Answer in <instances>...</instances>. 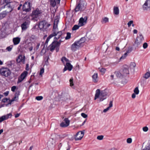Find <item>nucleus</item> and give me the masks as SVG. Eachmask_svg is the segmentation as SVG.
<instances>
[{
  "instance_id": "43",
  "label": "nucleus",
  "mask_w": 150,
  "mask_h": 150,
  "mask_svg": "<svg viewBox=\"0 0 150 150\" xmlns=\"http://www.w3.org/2000/svg\"><path fill=\"white\" fill-rule=\"evenodd\" d=\"M43 98L42 96H38L36 97L35 99L38 100H42Z\"/></svg>"
},
{
  "instance_id": "42",
  "label": "nucleus",
  "mask_w": 150,
  "mask_h": 150,
  "mask_svg": "<svg viewBox=\"0 0 150 150\" xmlns=\"http://www.w3.org/2000/svg\"><path fill=\"white\" fill-rule=\"evenodd\" d=\"M23 80H24L20 76L18 78V81H17V83H19L21 82Z\"/></svg>"
},
{
  "instance_id": "27",
  "label": "nucleus",
  "mask_w": 150,
  "mask_h": 150,
  "mask_svg": "<svg viewBox=\"0 0 150 150\" xmlns=\"http://www.w3.org/2000/svg\"><path fill=\"white\" fill-rule=\"evenodd\" d=\"M27 74L28 72L27 71H24L21 74L20 76L24 79Z\"/></svg>"
},
{
  "instance_id": "34",
  "label": "nucleus",
  "mask_w": 150,
  "mask_h": 150,
  "mask_svg": "<svg viewBox=\"0 0 150 150\" xmlns=\"http://www.w3.org/2000/svg\"><path fill=\"white\" fill-rule=\"evenodd\" d=\"M12 116V115L11 113H9V114H8L6 115H4L5 116V119L6 120L8 119V118H11Z\"/></svg>"
},
{
  "instance_id": "36",
  "label": "nucleus",
  "mask_w": 150,
  "mask_h": 150,
  "mask_svg": "<svg viewBox=\"0 0 150 150\" xmlns=\"http://www.w3.org/2000/svg\"><path fill=\"white\" fill-rule=\"evenodd\" d=\"M134 93L136 94H138L139 93V91L138 89V87H136L134 89Z\"/></svg>"
},
{
  "instance_id": "15",
  "label": "nucleus",
  "mask_w": 150,
  "mask_h": 150,
  "mask_svg": "<svg viewBox=\"0 0 150 150\" xmlns=\"http://www.w3.org/2000/svg\"><path fill=\"white\" fill-rule=\"evenodd\" d=\"M61 98L62 100L66 101L70 99V96L68 93H64L62 94Z\"/></svg>"
},
{
  "instance_id": "49",
  "label": "nucleus",
  "mask_w": 150,
  "mask_h": 150,
  "mask_svg": "<svg viewBox=\"0 0 150 150\" xmlns=\"http://www.w3.org/2000/svg\"><path fill=\"white\" fill-rule=\"evenodd\" d=\"M100 71L104 74L106 71L105 69L104 68H102L100 69Z\"/></svg>"
},
{
  "instance_id": "30",
  "label": "nucleus",
  "mask_w": 150,
  "mask_h": 150,
  "mask_svg": "<svg viewBox=\"0 0 150 150\" xmlns=\"http://www.w3.org/2000/svg\"><path fill=\"white\" fill-rule=\"evenodd\" d=\"M61 61L63 63V64H64V61L67 62H68L69 61V60L65 57H63L61 59Z\"/></svg>"
},
{
  "instance_id": "59",
  "label": "nucleus",
  "mask_w": 150,
  "mask_h": 150,
  "mask_svg": "<svg viewBox=\"0 0 150 150\" xmlns=\"http://www.w3.org/2000/svg\"><path fill=\"white\" fill-rule=\"evenodd\" d=\"M20 94V92L19 91H17L16 92L15 96L18 97Z\"/></svg>"
},
{
  "instance_id": "38",
  "label": "nucleus",
  "mask_w": 150,
  "mask_h": 150,
  "mask_svg": "<svg viewBox=\"0 0 150 150\" xmlns=\"http://www.w3.org/2000/svg\"><path fill=\"white\" fill-rule=\"evenodd\" d=\"M69 82H70V85L71 87H72L74 86V83L73 82V78L70 79L69 80Z\"/></svg>"
},
{
  "instance_id": "3",
  "label": "nucleus",
  "mask_w": 150,
  "mask_h": 150,
  "mask_svg": "<svg viewBox=\"0 0 150 150\" xmlns=\"http://www.w3.org/2000/svg\"><path fill=\"white\" fill-rule=\"evenodd\" d=\"M0 74L2 76L8 77L11 74L10 69L7 67H2L0 69Z\"/></svg>"
},
{
  "instance_id": "45",
  "label": "nucleus",
  "mask_w": 150,
  "mask_h": 150,
  "mask_svg": "<svg viewBox=\"0 0 150 150\" xmlns=\"http://www.w3.org/2000/svg\"><path fill=\"white\" fill-rule=\"evenodd\" d=\"M143 150H150V146L149 145L146 146L145 148Z\"/></svg>"
},
{
  "instance_id": "25",
  "label": "nucleus",
  "mask_w": 150,
  "mask_h": 150,
  "mask_svg": "<svg viewBox=\"0 0 150 150\" xmlns=\"http://www.w3.org/2000/svg\"><path fill=\"white\" fill-rule=\"evenodd\" d=\"M98 77V74L97 73H95L92 76V77L93 79V80L94 82H96L97 81V80Z\"/></svg>"
},
{
  "instance_id": "5",
  "label": "nucleus",
  "mask_w": 150,
  "mask_h": 150,
  "mask_svg": "<svg viewBox=\"0 0 150 150\" xmlns=\"http://www.w3.org/2000/svg\"><path fill=\"white\" fill-rule=\"evenodd\" d=\"M144 40V37L141 33H140L139 36H138L136 38L135 43V45H136V47H138L142 43V42Z\"/></svg>"
},
{
  "instance_id": "18",
  "label": "nucleus",
  "mask_w": 150,
  "mask_h": 150,
  "mask_svg": "<svg viewBox=\"0 0 150 150\" xmlns=\"http://www.w3.org/2000/svg\"><path fill=\"white\" fill-rule=\"evenodd\" d=\"M20 41V38L19 37L14 38L13 40V41L14 45H18Z\"/></svg>"
},
{
  "instance_id": "62",
  "label": "nucleus",
  "mask_w": 150,
  "mask_h": 150,
  "mask_svg": "<svg viewBox=\"0 0 150 150\" xmlns=\"http://www.w3.org/2000/svg\"><path fill=\"white\" fill-rule=\"evenodd\" d=\"M61 36H59L58 35V36L57 37H55V38H54V41H57V40L59 39L60 37Z\"/></svg>"
},
{
  "instance_id": "24",
  "label": "nucleus",
  "mask_w": 150,
  "mask_h": 150,
  "mask_svg": "<svg viewBox=\"0 0 150 150\" xmlns=\"http://www.w3.org/2000/svg\"><path fill=\"white\" fill-rule=\"evenodd\" d=\"M113 12L116 15L119 14V10L118 7L115 6L114 7Z\"/></svg>"
},
{
  "instance_id": "8",
  "label": "nucleus",
  "mask_w": 150,
  "mask_h": 150,
  "mask_svg": "<svg viewBox=\"0 0 150 150\" xmlns=\"http://www.w3.org/2000/svg\"><path fill=\"white\" fill-rule=\"evenodd\" d=\"M81 47L80 44L76 41H75L74 43L73 44L71 47V49L72 51L75 52L77 49H79L80 47Z\"/></svg>"
},
{
  "instance_id": "12",
  "label": "nucleus",
  "mask_w": 150,
  "mask_h": 150,
  "mask_svg": "<svg viewBox=\"0 0 150 150\" xmlns=\"http://www.w3.org/2000/svg\"><path fill=\"white\" fill-rule=\"evenodd\" d=\"M30 23V21L28 20L24 22L21 25L22 30H26L28 27Z\"/></svg>"
},
{
  "instance_id": "57",
  "label": "nucleus",
  "mask_w": 150,
  "mask_h": 150,
  "mask_svg": "<svg viewBox=\"0 0 150 150\" xmlns=\"http://www.w3.org/2000/svg\"><path fill=\"white\" fill-rule=\"evenodd\" d=\"M133 21H130L128 22L127 23L128 26L129 27L131 26V25L133 23Z\"/></svg>"
},
{
  "instance_id": "48",
  "label": "nucleus",
  "mask_w": 150,
  "mask_h": 150,
  "mask_svg": "<svg viewBox=\"0 0 150 150\" xmlns=\"http://www.w3.org/2000/svg\"><path fill=\"white\" fill-rule=\"evenodd\" d=\"M67 135L66 134H64L62 135H59V138L61 139H64L65 137H66Z\"/></svg>"
},
{
  "instance_id": "26",
  "label": "nucleus",
  "mask_w": 150,
  "mask_h": 150,
  "mask_svg": "<svg viewBox=\"0 0 150 150\" xmlns=\"http://www.w3.org/2000/svg\"><path fill=\"white\" fill-rule=\"evenodd\" d=\"M4 7L7 8L8 9L10 8V9L9 10V12H11L13 10V8L11 6L10 4L9 3H7L5 5Z\"/></svg>"
},
{
  "instance_id": "28",
  "label": "nucleus",
  "mask_w": 150,
  "mask_h": 150,
  "mask_svg": "<svg viewBox=\"0 0 150 150\" xmlns=\"http://www.w3.org/2000/svg\"><path fill=\"white\" fill-rule=\"evenodd\" d=\"M52 38V37L51 36H50V35L47 38L46 40V41L44 44V45L43 48H44L45 47V46H46V47H47V46L48 43V42L49 41L50 39L51 38Z\"/></svg>"
},
{
  "instance_id": "64",
  "label": "nucleus",
  "mask_w": 150,
  "mask_h": 150,
  "mask_svg": "<svg viewBox=\"0 0 150 150\" xmlns=\"http://www.w3.org/2000/svg\"><path fill=\"white\" fill-rule=\"evenodd\" d=\"M9 93V92L8 91H6L4 93V95L5 96H7L8 94Z\"/></svg>"
},
{
  "instance_id": "33",
  "label": "nucleus",
  "mask_w": 150,
  "mask_h": 150,
  "mask_svg": "<svg viewBox=\"0 0 150 150\" xmlns=\"http://www.w3.org/2000/svg\"><path fill=\"white\" fill-rule=\"evenodd\" d=\"M80 25H75L72 28V30H75L78 29L80 26H81Z\"/></svg>"
},
{
  "instance_id": "37",
  "label": "nucleus",
  "mask_w": 150,
  "mask_h": 150,
  "mask_svg": "<svg viewBox=\"0 0 150 150\" xmlns=\"http://www.w3.org/2000/svg\"><path fill=\"white\" fill-rule=\"evenodd\" d=\"M22 58V55H19L18 57V58L16 59V61L18 63H20L21 62V58Z\"/></svg>"
},
{
  "instance_id": "11",
  "label": "nucleus",
  "mask_w": 150,
  "mask_h": 150,
  "mask_svg": "<svg viewBox=\"0 0 150 150\" xmlns=\"http://www.w3.org/2000/svg\"><path fill=\"white\" fill-rule=\"evenodd\" d=\"M143 9L144 10L150 9V0H146L142 6Z\"/></svg>"
},
{
  "instance_id": "17",
  "label": "nucleus",
  "mask_w": 150,
  "mask_h": 150,
  "mask_svg": "<svg viewBox=\"0 0 150 150\" xmlns=\"http://www.w3.org/2000/svg\"><path fill=\"white\" fill-rule=\"evenodd\" d=\"M87 19V16H85L84 18L81 17L80 18L79 21V25H80V26H82L84 25L83 23L86 22Z\"/></svg>"
},
{
  "instance_id": "10",
  "label": "nucleus",
  "mask_w": 150,
  "mask_h": 150,
  "mask_svg": "<svg viewBox=\"0 0 150 150\" xmlns=\"http://www.w3.org/2000/svg\"><path fill=\"white\" fill-rule=\"evenodd\" d=\"M64 122H62L60 124L61 127H65L68 126L70 123V121L68 118H65L64 120Z\"/></svg>"
},
{
  "instance_id": "60",
  "label": "nucleus",
  "mask_w": 150,
  "mask_h": 150,
  "mask_svg": "<svg viewBox=\"0 0 150 150\" xmlns=\"http://www.w3.org/2000/svg\"><path fill=\"white\" fill-rule=\"evenodd\" d=\"M16 88V87L15 86H13L11 87V90L12 91L14 92Z\"/></svg>"
},
{
  "instance_id": "16",
  "label": "nucleus",
  "mask_w": 150,
  "mask_h": 150,
  "mask_svg": "<svg viewBox=\"0 0 150 150\" xmlns=\"http://www.w3.org/2000/svg\"><path fill=\"white\" fill-rule=\"evenodd\" d=\"M123 76H126L129 74L128 67L127 66L124 67L122 72Z\"/></svg>"
},
{
  "instance_id": "40",
  "label": "nucleus",
  "mask_w": 150,
  "mask_h": 150,
  "mask_svg": "<svg viewBox=\"0 0 150 150\" xmlns=\"http://www.w3.org/2000/svg\"><path fill=\"white\" fill-rule=\"evenodd\" d=\"M13 47V45H11L10 46L6 48V50H7L8 51L10 52L11 50Z\"/></svg>"
},
{
  "instance_id": "6",
  "label": "nucleus",
  "mask_w": 150,
  "mask_h": 150,
  "mask_svg": "<svg viewBox=\"0 0 150 150\" xmlns=\"http://www.w3.org/2000/svg\"><path fill=\"white\" fill-rule=\"evenodd\" d=\"M32 6L30 2H25L23 6V10L26 12H30L31 10Z\"/></svg>"
},
{
  "instance_id": "1",
  "label": "nucleus",
  "mask_w": 150,
  "mask_h": 150,
  "mask_svg": "<svg viewBox=\"0 0 150 150\" xmlns=\"http://www.w3.org/2000/svg\"><path fill=\"white\" fill-rule=\"evenodd\" d=\"M107 93L105 91H102L100 92L99 89H97L96 91L94 97V100H96L100 96V101H103L106 98Z\"/></svg>"
},
{
  "instance_id": "58",
  "label": "nucleus",
  "mask_w": 150,
  "mask_h": 150,
  "mask_svg": "<svg viewBox=\"0 0 150 150\" xmlns=\"http://www.w3.org/2000/svg\"><path fill=\"white\" fill-rule=\"evenodd\" d=\"M18 98V97L15 96L14 97L11 99L12 101H14L17 100V99Z\"/></svg>"
},
{
  "instance_id": "46",
  "label": "nucleus",
  "mask_w": 150,
  "mask_h": 150,
  "mask_svg": "<svg viewBox=\"0 0 150 150\" xmlns=\"http://www.w3.org/2000/svg\"><path fill=\"white\" fill-rule=\"evenodd\" d=\"M103 135L98 136L97 137V139L99 140H101L103 139Z\"/></svg>"
},
{
  "instance_id": "14",
  "label": "nucleus",
  "mask_w": 150,
  "mask_h": 150,
  "mask_svg": "<svg viewBox=\"0 0 150 150\" xmlns=\"http://www.w3.org/2000/svg\"><path fill=\"white\" fill-rule=\"evenodd\" d=\"M73 68V66L71 65L70 63L67 62L66 65H65L64 68L63 72H64L67 70L69 71H71Z\"/></svg>"
},
{
  "instance_id": "47",
  "label": "nucleus",
  "mask_w": 150,
  "mask_h": 150,
  "mask_svg": "<svg viewBox=\"0 0 150 150\" xmlns=\"http://www.w3.org/2000/svg\"><path fill=\"white\" fill-rule=\"evenodd\" d=\"M148 46V44L146 42H145L143 44V47L144 49H145Z\"/></svg>"
},
{
  "instance_id": "22",
  "label": "nucleus",
  "mask_w": 150,
  "mask_h": 150,
  "mask_svg": "<svg viewBox=\"0 0 150 150\" xmlns=\"http://www.w3.org/2000/svg\"><path fill=\"white\" fill-rule=\"evenodd\" d=\"M114 73L117 77L119 78H121L123 77V76L122 73H120L119 71H115Z\"/></svg>"
},
{
  "instance_id": "13",
  "label": "nucleus",
  "mask_w": 150,
  "mask_h": 150,
  "mask_svg": "<svg viewBox=\"0 0 150 150\" xmlns=\"http://www.w3.org/2000/svg\"><path fill=\"white\" fill-rule=\"evenodd\" d=\"M57 46L55 44V41H54L47 47V50H50L51 52H52Z\"/></svg>"
},
{
  "instance_id": "35",
  "label": "nucleus",
  "mask_w": 150,
  "mask_h": 150,
  "mask_svg": "<svg viewBox=\"0 0 150 150\" xmlns=\"http://www.w3.org/2000/svg\"><path fill=\"white\" fill-rule=\"evenodd\" d=\"M71 33L69 32H67V36L65 38L66 40H68L71 38Z\"/></svg>"
},
{
  "instance_id": "56",
  "label": "nucleus",
  "mask_w": 150,
  "mask_h": 150,
  "mask_svg": "<svg viewBox=\"0 0 150 150\" xmlns=\"http://www.w3.org/2000/svg\"><path fill=\"white\" fill-rule=\"evenodd\" d=\"M81 116L84 118H86L87 117V115L84 113H81Z\"/></svg>"
},
{
  "instance_id": "29",
  "label": "nucleus",
  "mask_w": 150,
  "mask_h": 150,
  "mask_svg": "<svg viewBox=\"0 0 150 150\" xmlns=\"http://www.w3.org/2000/svg\"><path fill=\"white\" fill-rule=\"evenodd\" d=\"M51 6L54 7L56 4V1L55 0H49Z\"/></svg>"
},
{
  "instance_id": "4",
  "label": "nucleus",
  "mask_w": 150,
  "mask_h": 150,
  "mask_svg": "<svg viewBox=\"0 0 150 150\" xmlns=\"http://www.w3.org/2000/svg\"><path fill=\"white\" fill-rule=\"evenodd\" d=\"M50 25V24L48 23L45 20L40 21L39 23L38 27L40 30L46 29Z\"/></svg>"
},
{
  "instance_id": "19",
  "label": "nucleus",
  "mask_w": 150,
  "mask_h": 150,
  "mask_svg": "<svg viewBox=\"0 0 150 150\" xmlns=\"http://www.w3.org/2000/svg\"><path fill=\"white\" fill-rule=\"evenodd\" d=\"M52 31L53 33L50 35V36L52 37L54 36H55L57 35V33L58 32V28H55V29H53Z\"/></svg>"
},
{
  "instance_id": "9",
  "label": "nucleus",
  "mask_w": 150,
  "mask_h": 150,
  "mask_svg": "<svg viewBox=\"0 0 150 150\" xmlns=\"http://www.w3.org/2000/svg\"><path fill=\"white\" fill-rule=\"evenodd\" d=\"M84 132L80 131L78 132L76 135L75 139L76 141L81 140L84 135Z\"/></svg>"
},
{
  "instance_id": "20",
  "label": "nucleus",
  "mask_w": 150,
  "mask_h": 150,
  "mask_svg": "<svg viewBox=\"0 0 150 150\" xmlns=\"http://www.w3.org/2000/svg\"><path fill=\"white\" fill-rule=\"evenodd\" d=\"M6 35V30L4 29H1L0 30V37L3 38H4Z\"/></svg>"
},
{
  "instance_id": "53",
  "label": "nucleus",
  "mask_w": 150,
  "mask_h": 150,
  "mask_svg": "<svg viewBox=\"0 0 150 150\" xmlns=\"http://www.w3.org/2000/svg\"><path fill=\"white\" fill-rule=\"evenodd\" d=\"M143 130L144 132H146L148 130V128L146 126L144 127L143 128Z\"/></svg>"
},
{
  "instance_id": "55",
  "label": "nucleus",
  "mask_w": 150,
  "mask_h": 150,
  "mask_svg": "<svg viewBox=\"0 0 150 150\" xmlns=\"http://www.w3.org/2000/svg\"><path fill=\"white\" fill-rule=\"evenodd\" d=\"M44 69L43 68H42L41 69L40 72V75H42V74L44 72Z\"/></svg>"
},
{
  "instance_id": "61",
  "label": "nucleus",
  "mask_w": 150,
  "mask_h": 150,
  "mask_svg": "<svg viewBox=\"0 0 150 150\" xmlns=\"http://www.w3.org/2000/svg\"><path fill=\"white\" fill-rule=\"evenodd\" d=\"M112 101H111L109 103V106L108 108H110L112 107Z\"/></svg>"
},
{
  "instance_id": "31",
  "label": "nucleus",
  "mask_w": 150,
  "mask_h": 150,
  "mask_svg": "<svg viewBox=\"0 0 150 150\" xmlns=\"http://www.w3.org/2000/svg\"><path fill=\"white\" fill-rule=\"evenodd\" d=\"M109 21L108 18L107 17H105L104 18H103L102 19V20L101 21V22L102 23H106L107 22H108Z\"/></svg>"
},
{
  "instance_id": "32",
  "label": "nucleus",
  "mask_w": 150,
  "mask_h": 150,
  "mask_svg": "<svg viewBox=\"0 0 150 150\" xmlns=\"http://www.w3.org/2000/svg\"><path fill=\"white\" fill-rule=\"evenodd\" d=\"M150 77V72H147L146 74H145L144 76V77L146 79H148Z\"/></svg>"
},
{
  "instance_id": "41",
  "label": "nucleus",
  "mask_w": 150,
  "mask_h": 150,
  "mask_svg": "<svg viewBox=\"0 0 150 150\" xmlns=\"http://www.w3.org/2000/svg\"><path fill=\"white\" fill-rule=\"evenodd\" d=\"M133 48L132 47H129L128 48L127 50L126 51V52L129 54L131 52Z\"/></svg>"
},
{
  "instance_id": "2",
  "label": "nucleus",
  "mask_w": 150,
  "mask_h": 150,
  "mask_svg": "<svg viewBox=\"0 0 150 150\" xmlns=\"http://www.w3.org/2000/svg\"><path fill=\"white\" fill-rule=\"evenodd\" d=\"M42 13L41 10H40L38 8L33 11L30 16L31 17V20L34 21H37L38 17Z\"/></svg>"
},
{
  "instance_id": "23",
  "label": "nucleus",
  "mask_w": 150,
  "mask_h": 150,
  "mask_svg": "<svg viewBox=\"0 0 150 150\" xmlns=\"http://www.w3.org/2000/svg\"><path fill=\"white\" fill-rule=\"evenodd\" d=\"M59 20L58 19H55L54 22L53 28L55 29V28H57V24L59 22Z\"/></svg>"
},
{
  "instance_id": "51",
  "label": "nucleus",
  "mask_w": 150,
  "mask_h": 150,
  "mask_svg": "<svg viewBox=\"0 0 150 150\" xmlns=\"http://www.w3.org/2000/svg\"><path fill=\"white\" fill-rule=\"evenodd\" d=\"M25 57L24 56L23 57L22 56V58L21 59V62L24 64L25 63Z\"/></svg>"
},
{
  "instance_id": "7",
  "label": "nucleus",
  "mask_w": 150,
  "mask_h": 150,
  "mask_svg": "<svg viewBox=\"0 0 150 150\" xmlns=\"http://www.w3.org/2000/svg\"><path fill=\"white\" fill-rule=\"evenodd\" d=\"M86 8V6H84L83 3L81 2L79 3L78 4L76 5L75 8H74V10L76 12L78 11H83Z\"/></svg>"
},
{
  "instance_id": "52",
  "label": "nucleus",
  "mask_w": 150,
  "mask_h": 150,
  "mask_svg": "<svg viewBox=\"0 0 150 150\" xmlns=\"http://www.w3.org/2000/svg\"><path fill=\"white\" fill-rule=\"evenodd\" d=\"M132 139L131 138H128L127 140V142L128 143H131L132 142Z\"/></svg>"
},
{
  "instance_id": "63",
  "label": "nucleus",
  "mask_w": 150,
  "mask_h": 150,
  "mask_svg": "<svg viewBox=\"0 0 150 150\" xmlns=\"http://www.w3.org/2000/svg\"><path fill=\"white\" fill-rule=\"evenodd\" d=\"M29 69V64H27L26 65L25 70L27 71H28Z\"/></svg>"
},
{
  "instance_id": "50",
  "label": "nucleus",
  "mask_w": 150,
  "mask_h": 150,
  "mask_svg": "<svg viewBox=\"0 0 150 150\" xmlns=\"http://www.w3.org/2000/svg\"><path fill=\"white\" fill-rule=\"evenodd\" d=\"M62 41H61V40H59V41L58 42L57 41H56L55 44H56L57 46H59L60 45L61 42Z\"/></svg>"
},
{
  "instance_id": "21",
  "label": "nucleus",
  "mask_w": 150,
  "mask_h": 150,
  "mask_svg": "<svg viewBox=\"0 0 150 150\" xmlns=\"http://www.w3.org/2000/svg\"><path fill=\"white\" fill-rule=\"evenodd\" d=\"M80 44L81 47L83 46V44L86 41V38L84 37L81 38L79 40L77 41Z\"/></svg>"
},
{
  "instance_id": "54",
  "label": "nucleus",
  "mask_w": 150,
  "mask_h": 150,
  "mask_svg": "<svg viewBox=\"0 0 150 150\" xmlns=\"http://www.w3.org/2000/svg\"><path fill=\"white\" fill-rule=\"evenodd\" d=\"M9 99H8L6 98H4L1 101L3 103H5L6 101H7Z\"/></svg>"
},
{
  "instance_id": "44",
  "label": "nucleus",
  "mask_w": 150,
  "mask_h": 150,
  "mask_svg": "<svg viewBox=\"0 0 150 150\" xmlns=\"http://www.w3.org/2000/svg\"><path fill=\"white\" fill-rule=\"evenodd\" d=\"M5 116H4V115L0 117V122H1L5 120Z\"/></svg>"
},
{
  "instance_id": "39",
  "label": "nucleus",
  "mask_w": 150,
  "mask_h": 150,
  "mask_svg": "<svg viewBox=\"0 0 150 150\" xmlns=\"http://www.w3.org/2000/svg\"><path fill=\"white\" fill-rule=\"evenodd\" d=\"M130 66L132 68H134L136 66V64L134 62H132L131 63Z\"/></svg>"
}]
</instances>
